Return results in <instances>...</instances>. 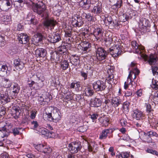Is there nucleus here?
Listing matches in <instances>:
<instances>
[{
	"label": "nucleus",
	"mask_w": 158,
	"mask_h": 158,
	"mask_svg": "<svg viewBox=\"0 0 158 158\" xmlns=\"http://www.w3.org/2000/svg\"><path fill=\"white\" fill-rule=\"evenodd\" d=\"M7 70L8 69L6 65L0 64V76H1L3 77L6 74Z\"/></svg>",
	"instance_id": "nucleus-33"
},
{
	"label": "nucleus",
	"mask_w": 158,
	"mask_h": 158,
	"mask_svg": "<svg viewBox=\"0 0 158 158\" xmlns=\"http://www.w3.org/2000/svg\"><path fill=\"white\" fill-rule=\"evenodd\" d=\"M114 131L113 128L105 129L102 130L99 135V139H105L108 134H112Z\"/></svg>",
	"instance_id": "nucleus-17"
},
{
	"label": "nucleus",
	"mask_w": 158,
	"mask_h": 158,
	"mask_svg": "<svg viewBox=\"0 0 158 158\" xmlns=\"http://www.w3.org/2000/svg\"><path fill=\"white\" fill-rule=\"evenodd\" d=\"M38 131L42 135H45L47 134L48 130L45 128H40Z\"/></svg>",
	"instance_id": "nucleus-62"
},
{
	"label": "nucleus",
	"mask_w": 158,
	"mask_h": 158,
	"mask_svg": "<svg viewBox=\"0 0 158 158\" xmlns=\"http://www.w3.org/2000/svg\"><path fill=\"white\" fill-rule=\"evenodd\" d=\"M151 86L152 89L158 90V81L152 79Z\"/></svg>",
	"instance_id": "nucleus-51"
},
{
	"label": "nucleus",
	"mask_w": 158,
	"mask_h": 158,
	"mask_svg": "<svg viewBox=\"0 0 158 158\" xmlns=\"http://www.w3.org/2000/svg\"><path fill=\"white\" fill-rule=\"evenodd\" d=\"M1 20L3 22H10L11 21V18L10 16L5 15L1 17Z\"/></svg>",
	"instance_id": "nucleus-45"
},
{
	"label": "nucleus",
	"mask_w": 158,
	"mask_h": 158,
	"mask_svg": "<svg viewBox=\"0 0 158 158\" xmlns=\"http://www.w3.org/2000/svg\"><path fill=\"white\" fill-rule=\"evenodd\" d=\"M88 148L89 152H95L98 150V145L92 142L88 144Z\"/></svg>",
	"instance_id": "nucleus-32"
},
{
	"label": "nucleus",
	"mask_w": 158,
	"mask_h": 158,
	"mask_svg": "<svg viewBox=\"0 0 158 158\" xmlns=\"http://www.w3.org/2000/svg\"><path fill=\"white\" fill-rule=\"evenodd\" d=\"M146 152L147 153L158 156V152L156 150H153L152 149L148 148L146 150Z\"/></svg>",
	"instance_id": "nucleus-56"
},
{
	"label": "nucleus",
	"mask_w": 158,
	"mask_h": 158,
	"mask_svg": "<svg viewBox=\"0 0 158 158\" xmlns=\"http://www.w3.org/2000/svg\"><path fill=\"white\" fill-rule=\"evenodd\" d=\"M47 54L46 51L43 48L36 49L35 51V54L37 57H44Z\"/></svg>",
	"instance_id": "nucleus-22"
},
{
	"label": "nucleus",
	"mask_w": 158,
	"mask_h": 158,
	"mask_svg": "<svg viewBox=\"0 0 158 158\" xmlns=\"http://www.w3.org/2000/svg\"><path fill=\"white\" fill-rule=\"evenodd\" d=\"M153 74L154 75H158V67L155 65L151 66Z\"/></svg>",
	"instance_id": "nucleus-54"
},
{
	"label": "nucleus",
	"mask_w": 158,
	"mask_h": 158,
	"mask_svg": "<svg viewBox=\"0 0 158 158\" xmlns=\"http://www.w3.org/2000/svg\"><path fill=\"white\" fill-rule=\"evenodd\" d=\"M102 11V9L101 6L97 4L94 6L91 12L94 14H98L101 13Z\"/></svg>",
	"instance_id": "nucleus-37"
},
{
	"label": "nucleus",
	"mask_w": 158,
	"mask_h": 158,
	"mask_svg": "<svg viewBox=\"0 0 158 158\" xmlns=\"http://www.w3.org/2000/svg\"><path fill=\"white\" fill-rule=\"evenodd\" d=\"M61 40L60 35L56 33H54L52 34L49 35L48 38V40L52 43H57Z\"/></svg>",
	"instance_id": "nucleus-14"
},
{
	"label": "nucleus",
	"mask_w": 158,
	"mask_h": 158,
	"mask_svg": "<svg viewBox=\"0 0 158 158\" xmlns=\"http://www.w3.org/2000/svg\"><path fill=\"white\" fill-rule=\"evenodd\" d=\"M136 63H135L134 62H132L131 63L130 65V67L129 68V70H131V72H134V70L136 69H137V68Z\"/></svg>",
	"instance_id": "nucleus-59"
},
{
	"label": "nucleus",
	"mask_w": 158,
	"mask_h": 158,
	"mask_svg": "<svg viewBox=\"0 0 158 158\" xmlns=\"http://www.w3.org/2000/svg\"><path fill=\"white\" fill-rule=\"evenodd\" d=\"M9 135L8 132H5L4 131L0 130V139H2L5 137H7Z\"/></svg>",
	"instance_id": "nucleus-58"
},
{
	"label": "nucleus",
	"mask_w": 158,
	"mask_h": 158,
	"mask_svg": "<svg viewBox=\"0 0 158 158\" xmlns=\"http://www.w3.org/2000/svg\"><path fill=\"white\" fill-rule=\"evenodd\" d=\"M12 112L13 113V116L16 119L19 117L21 112L19 107L16 106H14L12 107Z\"/></svg>",
	"instance_id": "nucleus-26"
},
{
	"label": "nucleus",
	"mask_w": 158,
	"mask_h": 158,
	"mask_svg": "<svg viewBox=\"0 0 158 158\" xmlns=\"http://www.w3.org/2000/svg\"><path fill=\"white\" fill-rule=\"evenodd\" d=\"M104 21L105 24L106 26H114V23L112 21V18L111 16H108L105 18Z\"/></svg>",
	"instance_id": "nucleus-36"
},
{
	"label": "nucleus",
	"mask_w": 158,
	"mask_h": 158,
	"mask_svg": "<svg viewBox=\"0 0 158 158\" xmlns=\"http://www.w3.org/2000/svg\"><path fill=\"white\" fill-rule=\"evenodd\" d=\"M0 100L4 103H7L10 101V98L9 97L7 91L1 92Z\"/></svg>",
	"instance_id": "nucleus-21"
},
{
	"label": "nucleus",
	"mask_w": 158,
	"mask_h": 158,
	"mask_svg": "<svg viewBox=\"0 0 158 158\" xmlns=\"http://www.w3.org/2000/svg\"><path fill=\"white\" fill-rule=\"evenodd\" d=\"M70 62L73 65H77L79 64L80 62L79 58L75 55L73 56L70 58Z\"/></svg>",
	"instance_id": "nucleus-38"
},
{
	"label": "nucleus",
	"mask_w": 158,
	"mask_h": 158,
	"mask_svg": "<svg viewBox=\"0 0 158 158\" xmlns=\"http://www.w3.org/2000/svg\"><path fill=\"white\" fill-rule=\"evenodd\" d=\"M93 86L94 89L97 92L104 91L107 87L106 83L101 80L94 82L93 84Z\"/></svg>",
	"instance_id": "nucleus-7"
},
{
	"label": "nucleus",
	"mask_w": 158,
	"mask_h": 158,
	"mask_svg": "<svg viewBox=\"0 0 158 158\" xmlns=\"http://www.w3.org/2000/svg\"><path fill=\"white\" fill-rule=\"evenodd\" d=\"M12 6L11 0H2L0 1V9L3 11H7Z\"/></svg>",
	"instance_id": "nucleus-10"
},
{
	"label": "nucleus",
	"mask_w": 158,
	"mask_h": 158,
	"mask_svg": "<svg viewBox=\"0 0 158 158\" xmlns=\"http://www.w3.org/2000/svg\"><path fill=\"white\" fill-rule=\"evenodd\" d=\"M150 24L149 20L145 18H142L140 19L139 23V26L146 27L148 26H150Z\"/></svg>",
	"instance_id": "nucleus-31"
},
{
	"label": "nucleus",
	"mask_w": 158,
	"mask_h": 158,
	"mask_svg": "<svg viewBox=\"0 0 158 158\" xmlns=\"http://www.w3.org/2000/svg\"><path fill=\"white\" fill-rule=\"evenodd\" d=\"M105 36L106 37L104 39V41L106 44L107 45H110L113 41V38L111 35H107V34Z\"/></svg>",
	"instance_id": "nucleus-40"
},
{
	"label": "nucleus",
	"mask_w": 158,
	"mask_h": 158,
	"mask_svg": "<svg viewBox=\"0 0 158 158\" xmlns=\"http://www.w3.org/2000/svg\"><path fill=\"white\" fill-rule=\"evenodd\" d=\"M69 66V62L67 60H64L61 62L60 63L61 68L63 70H65Z\"/></svg>",
	"instance_id": "nucleus-44"
},
{
	"label": "nucleus",
	"mask_w": 158,
	"mask_h": 158,
	"mask_svg": "<svg viewBox=\"0 0 158 158\" xmlns=\"http://www.w3.org/2000/svg\"><path fill=\"white\" fill-rule=\"evenodd\" d=\"M81 16L86 19L89 21H93L94 20V18L90 14L88 13L87 14L83 12Z\"/></svg>",
	"instance_id": "nucleus-42"
},
{
	"label": "nucleus",
	"mask_w": 158,
	"mask_h": 158,
	"mask_svg": "<svg viewBox=\"0 0 158 158\" xmlns=\"http://www.w3.org/2000/svg\"><path fill=\"white\" fill-rule=\"evenodd\" d=\"M31 78L35 81V89H40L44 86L45 79L42 73H37L36 74L33 75Z\"/></svg>",
	"instance_id": "nucleus-2"
},
{
	"label": "nucleus",
	"mask_w": 158,
	"mask_h": 158,
	"mask_svg": "<svg viewBox=\"0 0 158 158\" xmlns=\"http://www.w3.org/2000/svg\"><path fill=\"white\" fill-rule=\"evenodd\" d=\"M108 52H109L114 57L119 56L123 52L122 47L121 45H116L113 46L112 48H110Z\"/></svg>",
	"instance_id": "nucleus-6"
},
{
	"label": "nucleus",
	"mask_w": 158,
	"mask_h": 158,
	"mask_svg": "<svg viewBox=\"0 0 158 158\" xmlns=\"http://www.w3.org/2000/svg\"><path fill=\"white\" fill-rule=\"evenodd\" d=\"M19 37L18 40L19 43L23 44H27L29 40V36L24 33H21Z\"/></svg>",
	"instance_id": "nucleus-24"
},
{
	"label": "nucleus",
	"mask_w": 158,
	"mask_h": 158,
	"mask_svg": "<svg viewBox=\"0 0 158 158\" xmlns=\"http://www.w3.org/2000/svg\"><path fill=\"white\" fill-rule=\"evenodd\" d=\"M144 60L147 61L149 64L151 66L156 64L158 60L157 56L154 54H151L147 55L144 53V52L140 55Z\"/></svg>",
	"instance_id": "nucleus-5"
},
{
	"label": "nucleus",
	"mask_w": 158,
	"mask_h": 158,
	"mask_svg": "<svg viewBox=\"0 0 158 158\" xmlns=\"http://www.w3.org/2000/svg\"><path fill=\"white\" fill-rule=\"evenodd\" d=\"M51 58L55 62L60 60L59 55L56 52L53 53L51 56Z\"/></svg>",
	"instance_id": "nucleus-47"
},
{
	"label": "nucleus",
	"mask_w": 158,
	"mask_h": 158,
	"mask_svg": "<svg viewBox=\"0 0 158 158\" xmlns=\"http://www.w3.org/2000/svg\"><path fill=\"white\" fill-rule=\"evenodd\" d=\"M34 11L39 15H42V17H47L48 16L47 7L43 1L38 3H33L31 6Z\"/></svg>",
	"instance_id": "nucleus-1"
},
{
	"label": "nucleus",
	"mask_w": 158,
	"mask_h": 158,
	"mask_svg": "<svg viewBox=\"0 0 158 158\" xmlns=\"http://www.w3.org/2000/svg\"><path fill=\"white\" fill-rule=\"evenodd\" d=\"M34 146L38 151L44 153H49L51 151V149L50 147L43 144H34Z\"/></svg>",
	"instance_id": "nucleus-11"
},
{
	"label": "nucleus",
	"mask_w": 158,
	"mask_h": 158,
	"mask_svg": "<svg viewBox=\"0 0 158 158\" xmlns=\"http://www.w3.org/2000/svg\"><path fill=\"white\" fill-rule=\"evenodd\" d=\"M112 69H109L107 72L108 74L107 80L108 83L110 84L113 83L114 81V76L113 73L114 72L113 68H112Z\"/></svg>",
	"instance_id": "nucleus-29"
},
{
	"label": "nucleus",
	"mask_w": 158,
	"mask_h": 158,
	"mask_svg": "<svg viewBox=\"0 0 158 158\" xmlns=\"http://www.w3.org/2000/svg\"><path fill=\"white\" fill-rule=\"evenodd\" d=\"M140 31L143 33L149 32L150 31V26L144 27L143 26L139 27Z\"/></svg>",
	"instance_id": "nucleus-52"
},
{
	"label": "nucleus",
	"mask_w": 158,
	"mask_h": 158,
	"mask_svg": "<svg viewBox=\"0 0 158 158\" xmlns=\"http://www.w3.org/2000/svg\"><path fill=\"white\" fill-rule=\"evenodd\" d=\"M94 91L91 87H87L85 89L83 94L86 96L91 97L94 94Z\"/></svg>",
	"instance_id": "nucleus-30"
},
{
	"label": "nucleus",
	"mask_w": 158,
	"mask_h": 158,
	"mask_svg": "<svg viewBox=\"0 0 158 158\" xmlns=\"http://www.w3.org/2000/svg\"><path fill=\"white\" fill-rule=\"evenodd\" d=\"M56 23V22L54 20L47 19L44 22V25L46 27L50 28L51 30H52L54 28Z\"/></svg>",
	"instance_id": "nucleus-18"
},
{
	"label": "nucleus",
	"mask_w": 158,
	"mask_h": 158,
	"mask_svg": "<svg viewBox=\"0 0 158 158\" xmlns=\"http://www.w3.org/2000/svg\"><path fill=\"white\" fill-rule=\"evenodd\" d=\"M91 44L87 41L81 42L78 46V48L82 50L84 53H86L90 50Z\"/></svg>",
	"instance_id": "nucleus-12"
},
{
	"label": "nucleus",
	"mask_w": 158,
	"mask_h": 158,
	"mask_svg": "<svg viewBox=\"0 0 158 158\" xmlns=\"http://www.w3.org/2000/svg\"><path fill=\"white\" fill-rule=\"evenodd\" d=\"M57 50L60 54H66L67 52L66 47L64 45L59 46L57 48Z\"/></svg>",
	"instance_id": "nucleus-41"
},
{
	"label": "nucleus",
	"mask_w": 158,
	"mask_h": 158,
	"mask_svg": "<svg viewBox=\"0 0 158 158\" xmlns=\"http://www.w3.org/2000/svg\"><path fill=\"white\" fill-rule=\"evenodd\" d=\"M139 73V71L137 69H135L134 72H130L127 80L124 83V88L125 89H127L130 85H132V79L133 80L135 79L136 75H138Z\"/></svg>",
	"instance_id": "nucleus-4"
},
{
	"label": "nucleus",
	"mask_w": 158,
	"mask_h": 158,
	"mask_svg": "<svg viewBox=\"0 0 158 158\" xmlns=\"http://www.w3.org/2000/svg\"><path fill=\"white\" fill-rule=\"evenodd\" d=\"M90 5V0H82L79 3V5L85 10H88L89 8Z\"/></svg>",
	"instance_id": "nucleus-23"
},
{
	"label": "nucleus",
	"mask_w": 158,
	"mask_h": 158,
	"mask_svg": "<svg viewBox=\"0 0 158 158\" xmlns=\"http://www.w3.org/2000/svg\"><path fill=\"white\" fill-rule=\"evenodd\" d=\"M99 122L102 124V126L106 127L108 126L109 119L107 117H101L98 119Z\"/></svg>",
	"instance_id": "nucleus-35"
},
{
	"label": "nucleus",
	"mask_w": 158,
	"mask_h": 158,
	"mask_svg": "<svg viewBox=\"0 0 158 158\" xmlns=\"http://www.w3.org/2000/svg\"><path fill=\"white\" fill-rule=\"evenodd\" d=\"M38 99L41 105L44 106L48 103V102L41 96L39 97Z\"/></svg>",
	"instance_id": "nucleus-55"
},
{
	"label": "nucleus",
	"mask_w": 158,
	"mask_h": 158,
	"mask_svg": "<svg viewBox=\"0 0 158 158\" xmlns=\"http://www.w3.org/2000/svg\"><path fill=\"white\" fill-rule=\"evenodd\" d=\"M148 134L151 137V136H155L158 137V134L155 131H152L148 132Z\"/></svg>",
	"instance_id": "nucleus-64"
},
{
	"label": "nucleus",
	"mask_w": 158,
	"mask_h": 158,
	"mask_svg": "<svg viewBox=\"0 0 158 158\" xmlns=\"http://www.w3.org/2000/svg\"><path fill=\"white\" fill-rule=\"evenodd\" d=\"M24 63L19 59H15L14 61V65L15 68L18 70H20L24 67Z\"/></svg>",
	"instance_id": "nucleus-20"
},
{
	"label": "nucleus",
	"mask_w": 158,
	"mask_h": 158,
	"mask_svg": "<svg viewBox=\"0 0 158 158\" xmlns=\"http://www.w3.org/2000/svg\"><path fill=\"white\" fill-rule=\"evenodd\" d=\"M93 34L97 40L102 39L103 34L102 28H97L95 29L94 31Z\"/></svg>",
	"instance_id": "nucleus-19"
},
{
	"label": "nucleus",
	"mask_w": 158,
	"mask_h": 158,
	"mask_svg": "<svg viewBox=\"0 0 158 158\" xmlns=\"http://www.w3.org/2000/svg\"><path fill=\"white\" fill-rule=\"evenodd\" d=\"M143 141L148 143H151L152 142V139L148 133L144 135L143 136Z\"/></svg>",
	"instance_id": "nucleus-53"
},
{
	"label": "nucleus",
	"mask_w": 158,
	"mask_h": 158,
	"mask_svg": "<svg viewBox=\"0 0 158 158\" xmlns=\"http://www.w3.org/2000/svg\"><path fill=\"white\" fill-rule=\"evenodd\" d=\"M77 130L80 132H84L87 130V129L86 126H83L79 127L77 128Z\"/></svg>",
	"instance_id": "nucleus-63"
},
{
	"label": "nucleus",
	"mask_w": 158,
	"mask_h": 158,
	"mask_svg": "<svg viewBox=\"0 0 158 158\" xmlns=\"http://www.w3.org/2000/svg\"><path fill=\"white\" fill-rule=\"evenodd\" d=\"M49 109L52 110H54L53 113V122L55 123H56L60 119L61 113L60 112L58 111V110H55L54 109V108L52 106H50L46 108V110Z\"/></svg>",
	"instance_id": "nucleus-13"
},
{
	"label": "nucleus",
	"mask_w": 158,
	"mask_h": 158,
	"mask_svg": "<svg viewBox=\"0 0 158 158\" xmlns=\"http://www.w3.org/2000/svg\"><path fill=\"white\" fill-rule=\"evenodd\" d=\"M122 0L118 1L116 3L111 6V8L114 10H117L118 8L122 6Z\"/></svg>",
	"instance_id": "nucleus-48"
},
{
	"label": "nucleus",
	"mask_w": 158,
	"mask_h": 158,
	"mask_svg": "<svg viewBox=\"0 0 158 158\" xmlns=\"http://www.w3.org/2000/svg\"><path fill=\"white\" fill-rule=\"evenodd\" d=\"M90 104L92 107H98L101 105L102 102L99 98H95L91 99Z\"/></svg>",
	"instance_id": "nucleus-25"
},
{
	"label": "nucleus",
	"mask_w": 158,
	"mask_h": 158,
	"mask_svg": "<svg viewBox=\"0 0 158 158\" xmlns=\"http://www.w3.org/2000/svg\"><path fill=\"white\" fill-rule=\"evenodd\" d=\"M133 112V117L137 120L142 119L144 117L145 115L143 113L138 109L134 110Z\"/></svg>",
	"instance_id": "nucleus-16"
},
{
	"label": "nucleus",
	"mask_w": 158,
	"mask_h": 158,
	"mask_svg": "<svg viewBox=\"0 0 158 158\" xmlns=\"http://www.w3.org/2000/svg\"><path fill=\"white\" fill-rule=\"evenodd\" d=\"M122 103V100L118 97L113 98L111 100V105L113 106L116 107Z\"/></svg>",
	"instance_id": "nucleus-28"
},
{
	"label": "nucleus",
	"mask_w": 158,
	"mask_h": 158,
	"mask_svg": "<svg viewBox=\"0 0 158 158\" xmlns=\"http://www.w3.org/2000/svg\"><path fill=\"white\" fill-rule=\"evenodd\" d=\"M123 19H122V21L123 22H125L126 21H127L130 19H131L132 18V16L129 13V15L127 14L125 15H123Z\"/></svg>",
	"instance_id": "nucleus-57"
},
{
	"label": "nucleus",
	"mask_w": 158,
	"mask_h": 158,
	"mask_svg": "<svg viewBox=\"0 0 158 158\" xmlns=\"http://www.w3.org/2000/svg\"><path fill=\"white\" fill-rule=\"evenodd\" d=\"M69 150L72 153L77 152L81 148L80 142H72L69 144Z\"/></svg>",
	"instance_id": "nucleus-8"
},
{
	"label": "nucleus",
	"mask_w": 158,
	"mask_h": 158,
	"mask_svg": "<svg viewBox=\"0 0 158 158\" xmlns=\"http://www.w3.org/2000/svg\"><path fill=\"white\" fill-rule=\"evenodd\" d=\"M26 20L27 21H29V23H34V19L32 18V16L31 15H28L27 18H26Z\"/></svg>",
	"instance_id": "nucleus-60"
},
{
	"label": "nucleus",
	"mask_w": 158,
	"mask_h": 158,
	"mask_svg": "<svg viewBox=\"0 0 158 158\" xmlns=\"http://www.w3.org/2000/svg\"><path fill=\"white\" fill-rule=\"evenodd\" d=\"M43 118L45 120L53 122V117L52 113L46 111L43 115Z\"/></svg>",
	"instance_id": "nucleus-34"
},
{
	"label": "nucleus",
	"mask_w": 158,
	"mask_h": 158,
	"mask_svg": "<svg viewBox=\"0 0 158 158\" xmlns=\"http://www.w3.org/2000/svg\"><path fill=\"white\" fill-rule=\"evenodd\" d=\"M64 99L67 101H69L73 99L74 94L72 92L68 90L64 91Z\"/></svg>",
	"instance_id": "nucleus-27"
},
{
	"label": "nucleus",
	"mask_w": 158,
	"mask_h": 158,
	"mask_svg": "<svg viewBox=\"0 0 158 158\" xmlns=\"http://www.w3.org/2000/svg\"><path fill=\"white\" fill-rule=\"evenodd\" d=\"M118 158H129L130 157V153L127 152H122L117 155Z\"/></svg>",
	"instance_id": "nucleus-43"
},
{
	"label": "nucleus",
	"mask_w": 158,
	"mask_h": 158,
	"mask_svg": "<svg viewBox=\"0 0 158 158\" xmlns=\"http://www.w3.org/2000/svg\"><path fill=\"white\" fill-rule=\"evenodd\" d=\"M133 48L135 49V52L140 55L142 52L144 51V48L142 46L137 45L135 41H133L132 42Z\"/></svg>",
	"instance_id": "nucleus-15"
},
{
	"label": "nucleus",
	"mask_w": 158,
	"mask_h": 158,
	"mask_svg": "<svg viewBox=\"0 0 158 158\" xmlns=\"http://www.w3.org/2000/svg\"><path fill=\"white\" fill-rule=\"evenodd\" d=\"M12 92L15 94V95H17L19 92L20 88L17 83H15L11 87Z\"/></svg>",
	"instance_id": "nucleus-39"
},
{
	"label": "nucleus",
	"mask_w": 158,
	"mask_h": 158,
	"mask_svg": "<svg viewBox=\"0 0 158 158\" xmlns=\"http://www.w3.org/2000/svg\"><path fill=\"white\" fill-rule=\"evenodd\" d=\"M14 5H18L21 6L22 5L26 4L27 5L28 4V2L25 0H14Z\"/></svg>",
	"instance_id": "nucleus-46"
},
{
	"label": "nucleus",
	"mask_w": 158,
	"mask_h": 158,
	"mask_svg": "<svg viewBox=\"0 0 158 158\" xmlns=\"http://www.w3.org/2000/svg\"><path fill=\"white\" fill-rule=\"evenodd\" d=\"M144 107L146 108V112L148 114L151 113L153 110L151 104L148 103H146L144 104Z\"/></svg>",
	"instance_id": "nucleus-50"
},
{
	"label": "nucleus",
	"mask_w": 158,
	"mask_h": 158,
	"mask_svg": "<svg viewBox=\"0 0 158 158\" xmlns=\"http://www.w3.org/2000/svg\"><path fill=\"white\" fill-rule=\"evenodd\" d=\"M94 45L96 50V56L97 59L100 61L105 59L108 52L97 44H94Z\"/></svg>",
	"instance_id": "nucleus-3"
},
{
	"label": "nucleus",
	"mask_w": 158,
	"mask_h": 158,
	"mask_svg": "<svg viewBox=\"0 0 158 158\" xmlns=\"http://www.w3.org/2000/svg\"><path fill=\"white\" fill-rule=\"evenodd\" d=\"M6 125H5L4 130V131L5 132L6 131L8 132L9 135L10 130L13 127V125L11 123H6Z\"/></svg>",
	"instance_id": "nucleus-49"
},
{
	"label": "nucleus",
	"mask_w": 158,
	"mask_h": 158,
	"mask_svg": "<svg viewBox=\"0 0 158 158\" xmlns=\"http://www.w3.org/2000/svg\"><path fill=\"white\" fill-rule=\"evenodd\" d=\"M71 21L72 25L75 27H80L84 24V21L82 17H80L77 15L73 16Z\"/></svg>",
	"instance_id": "nucleus-9"
},
{
	"label": "nucleus",
	"mask_w": 158,
	"mask_h": 158,
	"mask_svg": "<svg viewBox=\"0 0 158 158\" xmlns=\"http://www.w3.org/2000/svg\"><path fill=\"white\" fill-rule=\"evenodd\" d=\"M28 85L30 87H32L33 88L35 89V81L33 80L31 81H28Z\"/></svg>",
	"instance_id": "nucleus-61"
}]
</instances>
